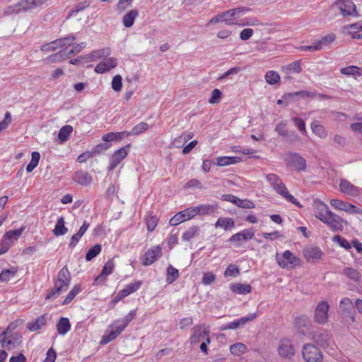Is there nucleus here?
Instances as JSON below:
<instances>
[{
  "instance_id": "f257e3e1",
  "label": "nucleus",
  "mask_w": 362,
  "mask_h": 362,
  "mask_svg": "<svg viewBox=\"0 0 362 362\" xmlns=\"http://www.w3.org/2000/svg\"><path fill=\"white\" fill-rule=\"evenodd\" d=\"M210 330L205 325H197L192 329V335L189 339L191 345L196 346L200 344L199 349L202 352L207 354V346L210 344Z\"/></svg>"
},
{
  "instance_id": "f03ea898",
  "label": "nucleus",
  "mask_w": 362,
  "mask_h": 362,
  "mask_svg": "<svg viewBox=\"0 0 362 362\" xmlns=\"http://www.w3.org/2000/svg\"><path fill=\"white\" fill-rule=\"evenodd\" d=\"M71 274L66 267H64L58 273L54 286L46 296V299H54L62 292L66 291L70 284Z\"/></svg>"
},
{
  "instance_id": "7ed1b4c3",
  "label": "nucleus",
  "mask_w": 362,
  "mask_h": 362,
  "mask_svg": "<svg viewBox=\"0 0 362 362\" xmlns=\"http://www.w3.org/2000/svg\"><path fill=\"white\" fill-rule=\"evenodd\" d=\"M266 180L276 193L284 198L286 201L296 206H300L298 201L288 192L287 187L278 175L273 173L268 174L266 176Z\"/></svg>"
},
{
  "instance_id": "20e7f679",
  "label": "nucleus",
  "mask_w": 362,
  "mask_h": 362,
  "mask_svg": "<svg viewBox=\"0 0 362 362\" xmlns=\"http://www.w3.org/2000/svg\"><path fill=\"white\" fill-rule=\"evenodd\" d=\"M279 265L283 269H291L300 265V259L290 250L284 251L276 257Z\"/></svg>"
},
{
  "instance_id": "39448f33",
  "label": "nucleus",
  "mask_w": 362,
  "mask_h": 362,
  "mask_svg": "<svg viewBox=\"0 0 362 362\" xmlns=\"http://www.w3.org/2000/svg\"><path fill=\"white\" fill-rule=\"evenodd\" d=\"M302 354L306 362H322V354L315 345L307 344L303 346Z\"/></svg>"
},
{
  "instance_id": "423d86ee",
  "label": "nucleus",
  "mask_w": 362,
  "mask_h": 362,
  "mask_svg": "<svg viewBox=\"0 0 362 362\" xmlns=\"http://www.w3.org/2000/svg\"><path fill=\"white\" fill-rule=\"evenodd\" d=\"M125 329V327L118 320H115L103 336L100 344H107L118 337Z\"/></svg>"
},
{
  "instance_id": "0eeeda50",
  "label": "nucleus",
  "mask_w": 362,
  "mask_h": 362,
  "mask_svg": "<svg viewBox=\"0 0 362 362\" xmlns=\"http://www.w3.org/2000/svg\"><path fill=\"white\" fill-rule=\"evenodd\" d=\"M52 0H21L20 6L23 12L39 11L42 7L47 6Z\"/></svg>"
},
{
  "instance_id": "6e6552de",
  "label": "nucleus",
  "mask_w": 362,
  "mask_h": 362,
  "mask_svg": "<svg viewBox=\"0 0 362 362\" xmlns=\"http://www.w3.org/2000/svg\"><path fill=\"white\" fill-rule=\"evenodd\" d=\"M329 305L327 301H320L315 310L314 320L315 322L325 325L328 322Z\"/></svg>"
},
{
  "instance_id": "1a4fd4ad",
  "label": "nucleus",
  "mask_w": 362,
  "mask_h": 362,
  "mask_svg": "<svg viewBox=\"0 0 362 362\" xmlns=\"http://www.w3.org/2000/svg\"><path fill=\"white\" fill-rule=\"evenodd\" d=\"M194 216H196V211L194 206L189 207L174 215L170 220V224L171 226H177L178 224L189 220Z\"/></svg>"
},
{
  "instance_id": "9d476101",
  "label": "nucleus",
  "mask_w": 362,
  "mask_h": 362,
  "mask_svg": "<svg viewBox=\"0 0 362 362\" xmlns=\"http://www.w3.org/2000/svg\"><path fill=\"white\" fill-rule=\"evenodd\" d=\"M329 203H330L331 206H333L334 209L344 211L349 214H362V210L357 208L354 204H350L346 202H343L339 199H333L330 200Z\"/></svg>"
},
{
  "instance_id": "9b49d317",
  "label": "nucleus",
  "mask_w": 362,
  "mask_h": 362,
  "mask_svg": "<svg viewBox=\"0 0 362 362\" xmlns=\"http://www.w3.org/2000/svg\"><path fill=\"white\" fill-rule=\"evenodd\" d=\"M335 4L338 6L343 16H358L356 5L351 0H337Z\"/></svg>"
},
{
  "instance_id": "f8f14e48",
  "label": "nucleus",
  "mask_w": 362,
  "mask_h": 362,
  "mask_svg": "<svg viewBox=\"0 0 362 362\" xmlns=\"http://www.w3.org/2000/svg\"><path fill=\"white\" fill-rule=\"evenodd\" d=\"M353 309L354 304L350 298H344L341 300L339 303V310L344 319H345L348 315L349 316V320H347V322L349 323L355 322V316L353 313Z\"/></svg>"
},
{
  "instance_id": "ddd939ff",
  "label": "nucleus",
  "mask_w": 362,
  "mask_h": 362,
  "mask_svg": "<svg viewBox=\"0 0 362 362\" xmlns=\"http://www.w3.org/2000/svg\"><path fill=\"white\" fill-rule=\"evenodd\" d=\"M325 224H327L329 228L333 231H342L344 227V225L347 224V222L341 218L338 215L331 212L329 215L326 218L325 221H324Z\"/></svg>"
},
{
  "instance_id": "4468645a",
  "label": "nucleus",
  "mask_w": 362,
  "mask_h": 362,
  "mask_svg": "<svg viewBox=\"0 0 362 362\" xmlns=\"http://www.w3.org/2000/svg\"><path fill=\"white\" fill-rule=\"evenodd\" d=\"M313 206L315 217L322 222L325 221L327 216L332 212L328 206L320 200H315Z\"/></svg>"
},
{
  "instance_id": "2eb2a0df",
  "label": "nucleus",
  "mask_w": 362,
  "mask_h": 362,
  "mask_svg": "<svg viewBox=\"0 0 362 362\" xmlns=\"http://www.w3.org/2000/svg\"><path fill=\"white\" fill-rule=\"evenodd\" d=\"M278 352L281 356L290 358L295 354V348L289 339H283L279 341Z\"/></svg>"
},
{
  "instance_id": "dca6fc26",
  "label": "nucleus",
  "mask_w": 362,
  "mask_h": 362,
  "mask_svg": "<svg viewBox=\"0 0 362 362\" xmlns=\"http://www.w3.org/2000/svg\"><path fill=\"white\" fill-rule=\"evenodd\" d=\"M257 317V313H252L249 316L242 317L240 318L235 320L233 322H230L226 324V325L223 326L221 329L222 330L235 329L237 328L243 327L245 324L256 319Z\"/></svg>"
},
{
  "instance_id": "f3484780",
  "label": "nucleus",
  "mask_w": 362,
  "mask_h": 362,
  "mask_svg": "<svg viewBox=\"0 0 362 362\" xmlns=\"http://www.w3.org/2000/svg\"><path fill=\"white\" fill-rule=\"evenodd\" d=\"M162 249L160 246H156L147 250L142 257V264L145 266L152 264L161 256Z\"/></svg>"
},
{
  "instance_id": "a211bd4d",
  "label": "nucleus",
  "mask_w": 362,
  "mask_h": 362,
  "mask_svg": "<svg viewBox=\"0 0 362 362\" xmlns=\"http://www.w3.org/2000/svg\"><path fill=\"white\" fill-rule=\"evenodd\" d=\"M288 164L298 172L304 171L307 167L305 160L298 153L289 156Z\"/></svg>"
},
{
  "instance_id": "6ab92c4d",
  "label": "nucleus",
  "mask_w": 362,
  "mask_h": 362,
  "mask_svg": "<svg viewBox=\"0 0 362 362\" xmlns=\"http://www.w3.org/2000/svg\"><path fill=\"white\" fill-rule=\"evenodd\" d=\"M340 191L349 196L357 197L361 192V188L354 185L346 180H341L339 183Z\"/></svg>"
},
{
  "instance_id": "aec40b11",
  "label": "nucleus",
  "mask_w": 362,
  "mask_h": 362,
  "mask_svg": "<svg viewBox=\"0 0 362 362\" xmlns=\"http://www.w3.org/2000/svg\"><path fill=\"white\" fill-rule=\"evenodd\" d=\"M117 65V59L114 57H110L99 62L95 68V71L98 74H103L116 67Z\"/></svg>"
},
{
  "instance_id": "412c9836",
  "label": "nucleus",
  "mask_w": 362,
  "mask_h": 362,
  "mask_svg": "<svg viewBox=\"0 0 362 362\" xmlns=\"http://www.w3.org/2000/svg\"><path fill=\"white\" fill-rule=\"evenodd\" d=\"M129 146V144L126 147L119 148L114 153L110 160V164L109 166L110 170H114L119 164V163L127 157L128 153L126 148Z\"/></svg>"
},
{
  "instance_id": "4be33fe9",
  "label": "nucleus",
  "mask_w": 362,
  "mask_h": 362,
  "mask_svg": "<svg viewBox=\"0 0 362 362\" xmlns=\"http://www.w3.org/2000/svg\"><path fill=\"white\" fill-rule=\"evenodd\" d=\"M303 254L305 259L308 262H314L317 259H321L323 253L318 247H310L303 250Z\"/></svg>"
},
{
  "instance_id": "5701e85b",
  "label": "nucleus",
  "mask_w": 362,
  "mask_h": 362,
  "mask_svg": "<svg viewBox=\"0 0 362 362\" xmlns=\"http://www.w3.org/2000/svg\"><path fill=\"white\" fill-rule=\"evenodd\" d=\"M196 211V216H209L212 215L218 209L216 204H199L194 206Z\"/></svg>"
},
{
  "instance_id": "b1692460",
  "label": "nucleus",
  "mask_w": 362,
  "mask_h": 362,
  "mask_svg": "<svg viewBox=\"0 0 362 362\" xmlns=\"http://www.w3.org/2000/svg\"><path fill=\"white\" fill-rule=\"evenodd\" d=\"M281 71L286 75L300 74L302 71V66L300 61L285 64L281 67Z\"/></svg>"
},
{
  "instance_id": "393cba45",
  "label": "nucleus",
  "mask_w": 362,
  "mask_h": 362,
  "mask_svg": "<svg viewBox=\"0 0 362 362\" xmlns=\"http://www.w3.org/2000/svg\"><path fill=\"white\" fill-rule=\"evenodd\" d=\"M255 235L254 231L252 229H245L243 231L233 235L230 239V242H240L242 240H250Z\"/></svg>"
},
{
  "instance_id": "a878e982",
  "label": "nucleus",
  "mask_w": 362,
  "mask_h": 362,
  "mask_svg": "<svg viewBox=\"0 0 362 362\" xmlns=\"http://www.w3.org/2000/svg\"><path fill=\"white\" fill-rule=\"evenodd\" d=\"M230 288L233 293L240 295L248 294L252 291V287L250 284L242 283L230 284Z\"/></svg>"
},
{
  "instance_id": "bb28decb",
  "label": "nucleus",
  "mask_w": 362,
  "mask_h": 362,
  "mask_svg": "<svg viewBox=\"0 0 362 362\" xmlns=\"http://www.w3.org/2000/svg\"><path fill=\"white\" fill-rule=\"evenodd\" d=\"M23 230V228H21L16 230H9L4 235L3 239L6 242L10 243L11 246L13 243L21 237Z\"/></svg>"
},
{
  "instance_id": "cd10ccee",
  "label": "nucleus",
  "mask_w": 362,
  "mask_h": 362,
  "mask_svg": "<svg viewBox=\"0 0 362 362\" xmlns=\"http://www.w3.org/2000/svg\"><path fill=\"white\" fill-rule=\"evenodd\" d=\"M114 267H115V264H114L113 261L111 259L108 260L105 264L101 274L98 277H96V279H95V281L97 283L99 281H103L105 279L106 276L112 272Z\"/></svg>"
},
{
  "instance_id": "c85d7f7f",
  "label": "nucleus",
  "mask_w": 362,
  "mask_h": 362,
  "mask_svg": "<svg viewBox=\"0 0 362 362\" xmlns=\"http://www.w3.org/2000/svg\"><path fill=\"white\" fill-rule=\"evenodd\" d=\"M313 133L322 139L327 138V132L318 121H313L310 125Z\"/></svg>"
},
{
  "instance_id": "c756f323",
  "label": "nucleus",
  "mask_w": 362,
  "mask_h": 362,
  "mask_svg": "<svg viewBox=\"0 0 362 362\" xmlns=\"http://www.w3.org/2000/svg\"><path fill=\"white\" fill-rule=\"evenodd\" d=\"M18 269L15 267H11L4 269L0 274V281L6 283L13 279L17 274Z\"/></svg>"
},
{
  "instance_id": "7c9ffc66",
  "label": "nucleus",
  "mask_w": 362,
  "mask_h": 362,
  "mask_svg": "<svg viewBox=\"0 0 362 362\" xmlns=\"http://www.w3.org/2000/svg\"><path fill=\"white\" fill-rule=\"evenodd\" d=\"M46 323L47 317L45 315H41L36 318L33 322L28 323L27 327L30 331L35 332L41 329Z\"/></svg>"
},
{
  "instance_id": "2f4dec72",
  "label": "nucleus",
  "mask_w": 362,
  "mask_h": 362,
  "mask_svg": "<svg viewBox=\"0 0 362 362\" xmlns=\"http://www.w3.org/2000/svg\"><path fill=\"white\" fill-rule=\"evenodd\" d=\"M200 229L197 226L189 227L182 235V240L188 242L199 235Z\"/></svg>"
},
{
  "instance_id": "473e14b6",
  "label": "nucleus",
  "mask_w": 362,
  "mask_h": 362,
  "mask_svg": "<svg viewBox=\"0 0 362 362\" xmlns=\"http://www.w3.org/2000/svg\"><path fill=\"white\" fill-rule=\"evenodd\" d=\"M73 179L76 182L82 186H86L91 182L90 177L88 173L83 171L76 172L74 175Z\"/></svg>"
},
{
  "instance_id": "72a5a7b5",
  "label": "nucleus",
  "mask_w": 362,
  "mask_h": 362,
  "mask_svg": "<svg viewBox=\"0 0 362 362\" xmlns=\"http://www.w3.org/2000/svg\"><path fill=\"white\" fill-rule=\"evenodd\" d=\"M57 329L59 334L65 335L71 329V324L66 317H61L57 324Z\"/></svg>"
},
{
  "instance_id": "f704fd0d",
  "label": "nucleus",
  "mask_w": 362,
  "mask_h": 362,
  "mask_svg": "<svg viewBox=\"0 0 362 362\" xmlns=\"http://www.w3.org/2000/svg\"><path fill=\"white\" fill-rule=\"evenodd\" d=\"M229 351L233 356H240L245 354L248 349L245 344L241 342L235 343L229 346Z\"/></svg>"
},
{
  "instance_id": "c9c22d12",
  "label": "nucleus",
  "mask_w": 362,
  "mask_h": 362,
  "mask_svg": "<svg viewBox=\"0 0 362 362\" xmlns=\"http://www.w3.org/2000/svg\"><path fill=\"white\" fill-rule=\"evenodd\" d=\"M139 16L137 10L132 9L125 14L122 19V23L126 28H130L133 25L135 19Z\"/></svg>"
},
{
  "instance_id": "e433bc0d",
  "label": "nucleus",
  "mask_w": 362,
  "mask_h": 362,
  "mask_svg": "<svg viewBox=\"0 0 362 362\" xmlns=\"http://www.w3.org/2000/svg\"><path fill=\"white\" fill-rule=\"evenodd\" d=\"M216 228H221L225 230L235 227L234 221L230 218H219L215 223Z\"/></svg>"
},
{
  "instance_id": "4c0bfd02",
  "label": "nucleus",
  "mask_w": 362,
  "mask_h": 362,
  "mask_svg": "<svg viewBox=\"0 0 362 362\" xmlns=\"http://www.w3.org/2000/svg\"><path fill=\"white\" fill-rule=\"evenodd\" d=\"M141 284H142V281H141L132 282V283L129 284L128 285H127L124 288H123L122 290H121L119 291L122 294V296L125 298V297L128 296L129 295H130L131 293H134L135 291L139 290V288L141 287Z\"/></svg>"
},
{
  "instance_id": "58836bf2",
  "label": "nucleus",
  "mask_w": 362,
  "mask_h": 362,
  "mask_svg": "<svg viewBox=\"0 0 362 362\" xmlns=\"http://www.w3.org/2000/svg\"><path fill=\"white\" fill-rule=\"evenodd\" d=\"M240 158L235 156H220L216 158V164L219 166H226L238 163Z\"/></svg>"
},
{
  "instance_id": "ea45409f",
  "label": "nucleus",
  "mask_w": 362,
  "mask_h": 362,
  "mask_svg": "<svg viewBox=\"0 0 362 362\" xmlns=\"http://www.w3.org/2000/svg\"><path fill=\"white\" fill-rule=\"evenodd\" d=\"M65 221L64 217H59L56 223L54 228L53 229V233L56 236H60L65 235L68 228L64 226Z\"/></svg>"
},
{
  "instance_id": "a19ab883",
  "label": "nucleus",
  "mask_w": 362,
  "mask_h": 362,
  "mask_svg": "<svg viewBox=\"0 0 362 362\" xmlns=\"http://www.w3.org/2000/svg\"><path fill=\"white\" fill-rule=\"evenodd\" d=\"M149 125L144 122H141L135 125L130 132H127V136H136L146 132Z\"/></svg>"
},
{
  "instance_id": "79ce46f5",
  "label": "nucleus",
  "mask_w": 362,
  "mask_h": 362,
  "mask_svg": "<svg viewBox=\"0 0 362 362\" xmlns=\"http://www.w3.org/2000/svg\"><path fill=\"white\" fill-rule=\"evenodd\" d=\"M125 136H127V131L122 132H110L103 136V140L106 142L115 140H122Z\"/></svg>"
},
{
  "instance_id": "37998d69",
  "label": "nucleus",
  "mask_w": 362,
  "mask_h": 362,
  "mask_svg": "<svg viewBox=\"0 0 362 362\" xmlns=\"http://www.w3.org/2000/svg\"><path fill=\"white\" fill-rule=\"evenodd\" d=\"M73 132V127L71 125H66L62 127L58 134V138L60 141V142H65L66 141L69 137L71 134Z\"/></svg>"
},
{
  "instance_id": "c03bdc74",
  "label": "nucleus",
  "mask_w": 362,
  "mask_h": 362,
  "mask_svg": "<svg viewBox=\"0 0 362 362\" xmlns=\"http://www.w3.org/2000/svg\"><path fill=\"white\" fill-rule=\"evenodd\" d=\"M146 228L148 232L154 230L158 225V218L151 213H148L145 218Z\"/></svg>"
},
{
  "instance_id": "a18cd8bd",
  "label": "nucleus",
  "mask_w": 362,
  "mask_h": 362,
  "mask_svg": "<svg viewBox=\"0 0 362 362\" xmlns=\"http://www.w3.org/2000/svg\"><path fill=\"white\" fill-rule=\"evenodd\" d=\"M248 11H250V8L247 7H239L230 9L226 11V13L228 15V16H230V18H238L245 15Z\"/></svg>"
},
{
  "instance_id": "49530a36",
  "label": "nucleus",
  "mask_w": 362,
  "mask_h": 362,
  "mask_svg": "<svg viewBox=\"0 0 362 362\" xmlns=\"http://www.w3.org/2000/svg\"><path fill=\"white\" fill-rule=\"evenodd\" d=\"M340 71L342 74L348 76H362V69L356 66H349L342 68Z\"/></svg>"
},
{
  "instance_id": "de8ad7c7",
  "label": "nucleus",
  "mask_w": 362,
  "mask_h": 362,
  "mask_svg": "<svg viewBox=\"0 0 362 362\" xmlns=\"http://www.w3.org/2000/svg\"><path fill=\"white\" fill-rule=\"evenodd\" d=\"M179 277V271L172 265L167 268L166 282L168 284L173 283Z\"/></svg>"
},
{
  "instance_id": "09e8293b",
  "label": "nucleus",
  "mask_w": 362,
  "mask_h": 362,
  "mask_svg": "<svg viewBox=\"0 0 362 362\" xmlns=\"http://www.w3.org/2000/svg\"><path fill=\"white\" fill-rule=\"evenodd\" d=\"M342 274L354 281H358L361 277L360 273L351 267H345L342 271Z\"/></svg>"
},
{
  "instance_id": "8fccbe9b",
  "label": "nucleus",
  "mask_w": 362,
  "mask_h": 362,
  "mask_svg": "<svg viewBox=\"0 0 362 362\" xmlns=\"http://www.w3.org/2000/svg\"><path fill=\"white\" fill-rule=\"evenodd\" d=\"M228 15L226 13V11L221 13V14L216 15L213 17L209 21V24H216L218 23L223 22L227 25H233V22L230 19H226Z\"/></svg>"
},
{
  "instance_id": "3c124183",
  "label": "nucleus",
  "mask_w": 362,
  "mask_h": 362,
  "mask_svg": "<svg viewBox=\"0 0 362 362\" xmlns=\"http://www.w3.org/2000/svg\"><path fill=\"white\" fill-rule=\"evenodd\" d=\"M31 156V160L26 168V171L28 173H31L37 166L40 158V154L39 152L34 151L32 153Z\"/></svg>"
},
{
  "instance_id": "603ef678",
  "label": "nucleus",
  "mask_w": 362,
  "mask_h": 362,
  "mask_svg": "<svg viewBox=\"0 0 362 362\" xmlns=\"http://www.w3.org/2000/svg\"><path fill=\"white\" fill-rule=\"evenodd\" d=\"M264 78L266 81L271 85L275 84L280 81L279 74L274 71H267Z\"/></svg>"
},
{
  "instance_id": "864d4df0",
  "label": "nucleus",
  "mask_w": 362,
  "mask_h": 362,
  "mask_svg": "<svg viewBox=\"0 0 362 362\" xmlns=\"http://www.w3.org/2000/svg\"><path fill=\"white\" fill-rule=\"evenodd\" d=\"M20 12H23L21 10V6H20V1L17 4L8 6L4 9L3 14L4 16H9L12 14L19 13Z\"/></svg>"
},
{
  "instance_id": "5fc2aeb1",
  "label": "nucleus",
  "mask_w": 362,
  "mask_h": 362,
  "mask_svg": "<svg viewBox=\"0 0 362 362\" xmlns=\"http://www.w3.org/2000/svg\"><path fill=\"white\" fill-rule=\"evenodd\" d=\"M81 288L78 285H75L72 289L69 291V293L66 296L65 299L64 300L62 304L66 305L69 303L80 292Z\"/></svg>"
},
{
  "instance_id": "6e6d98bb",
  "label": "nucleus",
  "mask_w": 362,
  "mask_h": 362,
  "mask_svg": "<svg viewBox=\"0 0 362 362\" xmlns=\"http://www.w3.org/2000/svg\"><path fill=\"white\" fill-rule=\"evenodd\" d=\"M101 251V245L99 244L95 245L86 253V259L87 261L92 260Z\"/></svg>"
},
{
  "instance_id": "4d7b16f0",
  "label": "nucleus",
  "mask_w": 362,
  "mask_h": 362,
  "mask_svg": "<svg viewBox=\"0 0 362 362\" xmlns=\"http://www.w3.org/2000/svg\"><path fill=\"white\" fill-rule=\"evenodd\" d=\"M240 274L239 269L234 264H229L225 270V277H235Z\"/></svg>"
},
{
  "instance_id": "13d9d810",
  "label": "nucleus",
  "mask_w": 362,
  "mask_h": 362,
  "mask_svg": "<svg viewBox=\"0 0 362 362\" xmlns=\"http://www.w3.org/2000/svg\"><path fill=\"white\" fill-rule=\"evenodd\" d=\"M332 240L334 243L339 244L340 247L346 250H349L351 247V245L349 241L340 235L334 236Z\"/></svg>"
},
{
  "instance_id": "bf43d9fd",
  "label": "nucleus",
  "mask_w": 362,
  "mask_h": 362,
  "mask_svg": "<svg viewBox=\"0 0 362 362\" xmlns=\"http://www.w3.org/2000/svg\"><path fill=\"white\" fill-rule=\"evenodd\" d=\"M335 37V35L331 33L324 36L320 40L317 41V44L320 46V49H322L324 46H327L334 42Z\"/></svg>"
},
{
  "instance_id": "052dcab7",
  "label": "nucleus",
  "mask_w": 362,
  "mask_h": 362,
  "mask_svg": "<svg viewBox=\"0 0 362 362\" xmlns=\"http://www.w3.org/2000/svg\"><path fill=\"white\" fill-rule=\"evenodd\" d=\"M314 339L319 345L325 346L329 339V337L328 334L324 332L315 334Z\"/></svg>"
},
{
  "instance_id": "680f3d73",
  "label": "nucleus",
  "mask_w": 362,
  "mask_h": 362,
  "mask_svg": "<svg viewBox=\"0 0 362 362\" xmlns=\"http://www.w3.org/2000/svg\"><path fill=\"white\" fill-rule=\"evenodd\" d=\"M110 54V49L109 48H106L92 52L90 57L92 61H95L101 58L102 57L108 56Z\"/></svg>"
},
{
  "instance_id": "e2e57ef3",
  "label": "nucleus",
  "mask_w": 362,
  "mask_h": 362,
  "mask_svg": "<svg viewBox=\"0 0 362 362\" xmlns=\"http://www.w3.org/2000/svg\"><path fill=\"white\" fill-rule=\"evenodd\" d=\"M122 76L116 75L113 77L112 81V88L116 92H119L122 88Z\"/></svg>"
},
{
  "instance_id": "0e129e2a",
  "label": "nucleus",
  "mask_w": 362,
  "mask_h": 362,
  "mask_svg": "<svg viewBox=\"0 0 362 362\" xmlns=\"http://www.w3.org/2000/svg\"><path fill=\"white\" fill-rule=\"evenodd\" d=\"M292 121L303 134H306L305 124L301 118L295 117L292 118Z\"/></svg>"
},
{
  "instance_id": "69168bd1",
  "label": "nucleus",
  "mask_w": 362,
  "mask_h": 362,
  "mask_svg": "<svg viewBox=\"0 0 362 362\" xmlns=\"http://www.w3.org/2000/svg\"><path fill=\"white\" fill-rule=\"evenodd\" d=\"M58 47H62L60 39L55 40L50 43L44 45L42 49L45 51H54Z\"/></svg>"
},
{
  "instance_id": "338daca9",
  "label": "nucleus",
  "mask_w": 362,
  "mask_h": 362,
  "mask_svg": "<svg viewBox=\"0 0 362 362\" xmlns=\"http://www.w3.org/2000/svg\"><path fill=\"white\" fill-rule=\"evenodd\" d=\"M215 279L216 276L212 272H205L203 274L202 282L204 285H210L215 281Z\"/></svg>"
},
{
  "instance_id": "774afa93",
  "label": "nucleus",
  "mask_w": 362,
  "mask_h": 362,
  "mask_svg": "<svg viewBox=\"0 0 362 362\" xmlns=\"http://www.w3.org/2000/svg\"><path fill=\"white\" fill-rule=\"evenodd\" d=\"M136 310H132L123 318L119 319L118 320L126 327L128 324L136 317Z\"/></svg>"
}]
</instances>
